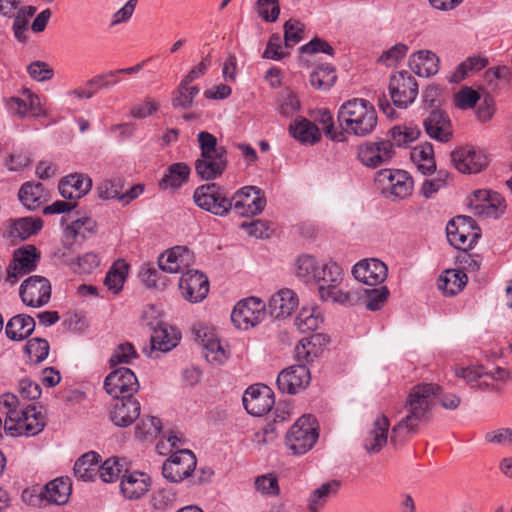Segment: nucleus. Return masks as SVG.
<instances>
[{
    "label": "nucleus",
    "mask_w": 512,
    "mask_h": 512,
    "mask_svg": "<svg viewBox=\"0 0 512 512\" xmlns=\"http://www.w3.org/2000/svg\"><path fill=\"white\" fill-rule=\"evenodd\" d=\"M440 392L441 387L436 383H420L410 389L404 403L406 414L391 430L392 444L402 442L406 435L417 433L421 424L429 422L434 400Z\"/></svg>",
    "instance_id": "nucleus-1"
},
{
    "label": "nucleus",
    "mask_w": 512,
    "mask_h": 512,
    "mask_svg": "<svg viewBox=\"0 0 512 512\" xmlns=\"http://www.w3.org/2000/svg\"><path fill=\"white\" fill-rule=\"evenodd\" d=\"M337 120L344 135L357 137L370 135L377 127L378 117L374 106L366 99L353 98L338 110Z\"/></svg>",
    "instance_id": "nucleus-2"
},
{
    "label": "nucleus",
    "mask_w": 512,
    "mask_h": 512,
    "mask_svg": "<svg viewBox=\"0 0 512 512\" xmlns=\"http://www.w3.org/2000/svg\"><path fill=\"white\" fill-rule=\"evenodd\" d=\"M231 197L216 183L203 184L193 193L194 203L202 210L224 217L231 211Z\"/></svg>",
    "instance_id": "nucleus-3"
},
{
    "label": "nucleus",
    "mask_w": 512,
    "mask_h": 512,
    "mask_svg": "<svg viewBox=\"0 0 512 512\" xmlns=\"http://www.w3.org/2000/svg\"><path fill=\"white\" fill-rule=\"evenodd\" d=\"M318 436L316 419L311 415H303L287 432L286 445L294 455H301L314 446Z\"/></svg>",
    "instance_id": "nucleus-4"
},
{
    "label": "nucleus",
    "mask_w": 512,
    "mask_h": 512,
    "mask_svg": "<svg viewBox=\"0 0 512 512\" xmlns=\"http://www.w3.org/2000/svg\"><path fill=\"white\" fill-rule=\"evenodd\" d=\"M9 422L6 429L12 436H35L46 426V417L40 408L28 405L20 412H10Z\"/></svg>",
    "instance_id": "nucleus-5"
},
{
    "label": "nucleus",
    "mask_w": 512,
    "mask_h": 512,
    "mask_svg": "<svg viewBox=\"0 0 512 512\" xmlns=\"http://www.w3.org/2000/svg\"><path fill=\"white\" fill-rule=\"evenodd\" d=\"M448 242L455 248L467 250L473 247L481 236V230L473 218L457 216L446 226Z\"/></svg>",
    "instance_id": "nucleus-6"
},
{
    "label": "nucleus",
    "mask_w": 512,
    "mask_h": 512,
    "mask_svg": "<svg viewBox=\"0 0 512 512\" xmlns=\"http://www.w3.org/2000/svg\"><path fill=\"white\" fill-rule=\"evenodd\" d=\"M389 93L394 106L405 109L418 95L416 79L407 71H399L390 76Z\"/></svg>",
    "instance_id": "nucleus-7"
},
{
    "label": "nucleus",
    "mask_w": 512,
    "mask_h": 512,
    "mask_svg": "<svg viewBox=\"0 0 512 512\" xmlns=\"http://www.w3.org/2000/svg\"><path fill=\"white\" fill-rule=\"evenodd\" d=\"M375 181L381 185L383 194L405 199L413 191V179L404 170L383 169L377 172Z\"/></svg>",
    "instance_id": "nucleus-8"
},
{
    "label": "nucleus",
    "mask_w": 512,
    "mask_h": 512,
    "mask_svg": "<svg viewBox=\"0 0 512 512\" xmlns=\"http://www.w3.org/2000/svg\"><path fill=\"white\" fill-rule=\"evenodd\" d=\"M39 260L40 253L33 245L16 249L6 269V282L11 285L15 284L21 277L34 271Z\"/></svg>",
    "instance_id": "nucleus-9"
},
{
    "label": "nucleus",
    "mask_w": 512,
    "mask_h": 512,
    "mask_svg": "<svg viewBox=\"0 0 512 512\" xmlns=\"http://www.w3.org/2000/svg\"><path fill=\"white\" fill-rule=\"evenodd\" d=\"M104 389L115 399L131 398L139 389V382L134 372L126 367L114 369L104 381Z\"/></svg>",
    "instance_id": "nucleus-10"
},
{
    "label": "nucleus",
    "mask_w": 512,
    "mask_h": 512,
    "mask_svg": "<svg viewBox=\"0 0 512 512\" xmlns=\"http://www.w3.org/2000/svg\"><path fill=\"white\" fill-rule=\"evenodd\" d=\"M266 316L265 303L256 297H249L237 303L231 313L233 324L239 329L258 325Z\"/></svg>",
    "instance_id": "nucleus-11"
},
{
    "label": "nucleus",
    "mask_w": 512,
    "mask_h": 512,
    "mask_svg": "<svg viewBox=\"0 0 512 512\" xmlns=\"http://www.w3.org/2000/svg\"><path fill=\"white\" fill-rule=\"evenodd\" d=\"M231 210L242 217L254 216L263 211L266 199L261 189L245 186L239 189L230 199Z\"/></svg>",
    "instance_id": "nucleus-12"
},
{
    "label": "nucleus",
    "mask_w": 512,
    "mask_h": 512,
    "mask_svg": "<svg viewBox=\"0 0 512 512\" xmlns=\"http://www.w3.org/2000/svg\"><path fill=\"white\" fill-rule=\"evenodd\" d=\"M196 463V457L190 450H178L163 463L162 475L169 482H181L195 470Z\"/></svg>",
    "instance_id": "nucleus-13"
},
{
    "label": "nucleus",
    "mask_w": 512,
    "mask_h": 512,
    "mask_svg": "<svg viewBox=\"0 0 512 512\" xmlns=\"http://www.w3.org/2000/svg\"><path fill=\"white\" fill-rule=\"evenodd\" d=\"M454 167L464 174H476L488 165L486 153L473 146H462L451 152Z\"/></svg>",
    "instance_id": "nucleus-14"
},
{
    "label": "nucleus",
    "mask_w": 512,
    "mask_h": 512,
    "mask_svg": "<svg viewBox=\"0 0 512 512\" xmlns=\"http://www.w3.org/2000/svg\"><path fill=\"white\" fill-rule=\"evenodd\" d=\"M193 333L198 344L202 347L204 358L212 364H223L228 356L225 348L222 346L214 329L204 325H197L193 328Z\"/></svg>",
    "instance_id": "nucleus-15"
},
{
    "label": "nucleus",
    "mask_w": 512,
    "mask_h": 512,
    "mask_svg": "<svg viewBox=\"0 0 512 512\" xmlns=\"http://www.w3.org/2000/svg\"><path fill=\"white\" fill-rule=\"evenodd\" d=\"M19 294L27 306L41 307L50 300L51 285L45 277L31 276L21 284Z\"/></svg>",
    "instance_id": "nucleus-16"
},
{
    "label": "nucleus",
    "mask_w": 512,
    "mask_h": 512,
    "mask_svg": "<svg viewBox=\"0 0 512 512\" xmlns=\"http://www.w3.org/2000/svg\"><path fill=\"white\" fill-rule=\"evenodd\" d=\"M470 206L474 215L497 219L506 210L505 200L497 192L489 190H477L473 194Z\"/></svg>",
    "instance_id": "nucleus-17"
},
{
    "label": "nucleus",
    "mask_w": 512,
    "mask_h": 512,
    "mask_svg": "<svg viewBox=\"0 0 512 512\" xmlns=\"http://www.w3.org/2000/svg\"><path fill=\"white\" fill-rule=\"evenodd\" d=\"M310 371L304 364L292 365L283 369L276 380L278 389L290 395L304 390L310 383Z\"/></svg>",
    "instance_id": "nucleus-18"
},
{
    "label": "nucleus",
    "mask_w": 512,
    "mask_h": 512,
    "mask_svg": "<svg viewBox=\"0 0 512 512\" xmlns=\"http://www.w3.org/2000/svg\"><path fill=\"white\" fill-rule=\"evenodd\" d=\"M242 401L249 414L260 417L271 410L274 405V395L269 387L255 385L245 391Z\"/></svg>",
    "instance_id": "nucleus-19"
},
{
    "label": "nucleus",
    "mask_w": 512,
    "mask_h": 512,
    "mask_svg": "<svg viewBox=\"0 0 512 512\" xmlns=\"http://www.w3.org/2000/svg\"><path fill=\"white\" fill-rule=\"evenodd\" d=\"M426 134L441 143L449 142L453 137V126L448 114L439 109H431L423 119Z\"/></svg>",
    "instance_id": "nucleus-20"
},
{
    "label": "nucleus",
    "mask_w": 512,
    "mask_h": 512,
    "mask_svg": "<svg viewBox=\"0 0 512 512\" xmlns=\"http://www.w3.org/2000/svg\"><path fill=\"white\" fill-rule=\"evenodd\" d=\"M179 288L186 300L198 303L206 298L209 292V281L202 272L189 270L181 276Z\"/></svg>",
    "instance_id": "nucleus-21"
},
{
    "label": "nucleus",
    "mask_w": 512,
    "mask_h": 512,
    "mask_svg": "<svg viewBox=\"0 0 512 512\" xmlns=\"http://www.w3.org/2000/svg\"><path fill=\"white\" fill-rule=\"evenodd\" d=\"M352 274L359 282L377 286L387 278L388 269L385 263L378 259H363L354 265Z\"/></svg>",
    "instance_id": "nucleus-22"
},
{
    "label": "nucleus",
    "mask_w": 512,
    "mask_h": 512,
    "mask_svg": "<svg viewBox=\"0 0 512 512\" xmlns=\"http://www.w3.org/2000/svg\"><path fill=\"white\" fill-rule=\"evenodd\" d=\"M394 155L390 140L366 143L358 149V158L367 167L376 168L388 162Z\"/></svg>",
    "instance_id": "nucleus-23"
},
{
    "label": "nucleus",
    "mask_w": 512,
    "mask_h": 512,
    "mask_svg": "<svg viewBox=\"0 0 512 512\" xmlns=\"http://www.w3.org/2000/svg\"><path fill=\"white\" fill-rule=\"evenodd\" d=\"M116 400L110 411V420L118 427H128L139 417L141 405L134 397Z\"/></svg>",
    "instance_id": "nucleus-24"
},
{
    "label": "nucleus",
    "mask_w": 512,
    "mask_h": 512,
    "mask_svg": "<svg viewBox=\"0 0 512 512\" xmlns=\"http://www.w3.org/2000/svg\"><path fill=\"white\" fill-rule=\"evenodd\" d=\"M227 165V154L201 155L195 161V171L202 180L210 181L220 177Z\"/></svg>",
    "instance_id": "nucleus-25"
},
{
    "label": "nucleus",
    "mask_w": 512,
    "mask_h": 512,
    "mask_svg": "<svg viewBox=\"0 0 512 512\" xmlns=\"http://www.w3.org/2000/svg\"><path fill=\"white\" fill-rule=\"evenodd\" d=\"M95 227V222L89 217L73 220L63 232L62 243L64 248L68 252H74L78 239L81 238L80 245L88 235L95 233Z\"/></svg>",
    "instance_id": "nucleus-26"
},
{
    "label": "nucleus",
    "mask_w": 512,
    "mask_h": 512,
    "mask_svg": "<svg viewBox=\"0 0 512 512\" xmlns=\"http://www.w3.org/2000/svg\"><path fill=\"white\" fill-rule=\"evenodd\" d=\"M389 427V419L384 414L375 419L364 439V448L368 453H378L386 445Z\"/></svg>",
    "instance_id": "nucleus-27"
},
{
    "label": "nucleus",
    "mask_w": 512,
    "mask_h": 512,
    "mask_svg": "<svg viewBox=\"0 0 512 512\" xmlns=\"http://www.w3.org/2000/svg\"><path fill=\"white\" fill-rule=\"evenodd\" d=\"M191 252L187 247L176 246L158 258L159 268L167 273H177L182 267H187L191 260Z\"/></svg>",
    "instance_id": "nucleus-28"
},
{
    "label": "nucleus",
    "mask_w": 512,
    "mask_h": 512,
    "mask_svg": "<svg viewBox=\"0 0 512 512\" xmlns=\"http://www.w3.org/2000/svg\"><path fill=\"white\" fill-rule=\"evenodd\" d=\"M92 187V180L88 176L72 174L59 183V192L65 199H79L86 195Z\"/></svg>",
    "instance_id": "nucleus-29"
},
{
    "label": "nucleus",
    "mask_w": 512,
    "mask_h": 512,
    "mask_svg": "<svg viewBox=\"0 0 512 512\" xmlns=\"http://www.w3.org/2000/svg\"><path fill=\"white\" fill-rule=\"evenodd\" d=\"M297 306L296 294L290 289L280 290L269 301L270 314L276 319L288 317Z\"/></svg>",
    "instance_id": "nucleus-30"
},
{
    "label": "nucleus",
    "mask_w": 512,
    "mask_h": 512,
    "mask_svg": "<svg viewBox=\"0 0 512 512\" xmlns=\"http://www.w3.org/2000/svg\"><path fill=\"white\" fill-rule=\"evenodd\" d=\"M72 493V482L69 477H58L44 486L46 502L54 505H65Z\"/></svg>",
    "instance_id": "nucleus-31"
},
{
    "label": "nucleus",
    "mask_w": 512,
    "mask_h": 512,
    "mask_svg": "<svg viewBox=\"0 0 512 512\" xmlns=\"http://www.w3.org/2000/svg\"><path fill=\"white\" fill-rule=\"evenodd\" d=\"M409 67L421 77H430L439 70V58L431 51L421 50L410 56Z\"/></svg>",
    "instance_id": "nucleus-32"
},
{
    "label": "nucleus",
    "mask_w": 512,
    "mask_h": 512,
    "mask_svg": "<svg viewBox=\"0 0 512 512\" xmlns=\"http://www.w3.org/2000/svg\"><path fill=\"white\" fill-rule=\"evenodd\" d=\"M35 329L33 317L19 314L12 317L5 327V333L10 340L21 341L29 337Z\"/></svg>",
    "instance_id": "nucleus-33"
},
{
    "label": "nucleus",
    "mask_w": 512,
    "mask_h": 512,
    "mask_svg": "<svg viewBox=\"0 0 512 512\" xmlns=\"http://www.w3.org/2000/svg\"><path fill=\"white\" fill-rule=\"evenodd\" d=\"M179 340V334L172 327L166 324H159L154 328L151 335V349L165 353L176 347Z\"/></svg>",
    "instance_id": "nucleus-34"
},
{
    "label": "nucleus",
    "mask_w": 512,
    "mask_h": 512,
    "mask_svg": "<svg viewBox=\"0 0 512 512\" xmlns=\"http://www.w3.org/2000/svg\"><path fill=\"white\" fill-rule=\"evenodd\" d=\"M149 483L145 474L133 472L123 476L120 489L127 499H139L148 491Z\"/></svg>",
    "instance_id": "nucleus-35"
},
{
    "label": "nucleus",
    "mask_w": 512,
    "mask_h": 512,
    "mask_svg": "<svg viewBox=\"0 0 512 512\" xmlns=\"http://www.w3.org/2000/svg\"><path fill=\"white\" fill-rule=\"evenodd\" d=\"M189 175L190 168L187 164L182 162L171 164L159 181V188L161 190H176L188 181Z\"/></svg>",
    "instance_id": "nucleus-36"
},
{
    "label": "nucleus",
    "mask_w": 512,
    "mask_h": 512,
    "mask_svg": "<svg viewBox=\"0 0 512 512\" xmlns=\"http://www.w3.org/2000/svg\"><path fill=\"white\" fill-rule=\"evenodd\" d=\"M290 134L301 143L314 144L321 138L316 124L306 118L298 117L290 124Z\"/></svg>",
    "instance_id": "nucleus-37"
},
{
    "label": "nucleus",
    "mask_w": 512,
    "mask_h": 512,
    "mask_svg": "<svg viewBox=\"0 0 512 512\" xmlns=\"http://www.w3.org/2000/svg\"><path fill=\"white\" fill-rule=\"evenodd\" d=\"M18 198L26 208L35 210L46 201L47 193L41 183L26 182L21 186Z\"/></svg>",
    "instance_id": "nucleus-38"
},
{
    "label": "nucleus",
    "mask_w": 512,
    "mask_h": 512,
    "mask_svg": "<svg viewBox=\"0 0 512 512\" xmlns=\"http://www.w3.org/2000/svg\"><path fill=\"white\" fill-rule=\"evenodd\" d=\"M411 159L423 175H429L436 170L433 145L425 142L411 151Z\"/></svg>",
    "instance_id": "nucleus-39"
},
{
    "label": "nucleus",
    "mask_w": 512,
    "mask_h": 512,
    "mask_svg": "<svg viewBox=\"0 0 512 512\" xmlns=\"http://www.w3.org/2000/svg\"><path fill=\"white\" fill-rule=\"evenodd\" d=\"M43 221L39 217H23L12 220L9 227V235L21 240L28 239L41 230Z\"/></svg>",
    "instance_id": "nucleus-40"
},
{
    "label": "nucleus",
    "mask_w": 512,
    "mask_h": 512,
    "mask_svg": "<svg viewBox=\"0 0 512 512\" xmlns=\"http://www.w3.org/2000/svg\"><path fill=\"white\" fill-rule=\"evenodd\" d=\"M200 93L197 85H192L181 80L177 88L172 92L171 104L175 109H189L194 104V99Z\"/></svg>",
    "instance_id": "nucleus-41"
},
{
    "label": "nucleus",
    "mask_w": 512,
    "mask_h": 512,
    "mask_svg": "<svg viewBox=\"0 0 512 512\" xmlns=\"http://www.w3.org/2000/svg\"><path fill=\"white\" fill-rule=\"evenodd\" d=\"M467 275L461 270H446L438 280V288L447 296L459 293L467 283Z\"/></svg>",
    "instance_id": "nucleus-42"
},
{
    "label": "nucleus",
    "mask_w": 512,
    "mask_h": 512,
    "mask_svg": "<svg viewBox=\"0 0 512 512\" xmlns=\"http://www.w3.org/2000/svg\"><path fill=\"white\" fill-rule=\"evenodd\" d=\"M100 455L94 451L83 454L74 464L75 476L83 481H91L97 473Z\"/></svg>",
    "instance_id": "nucleus-43"
},
{
    "label": "nucleus",
    "mask_w": 512,
    "mask_h": 512,
    "mask_svg": "<svg viewBox=\"0 0 512 512\" xmlns=\"http://www.w3.org/2000/svg\"><path fill=\"white\" fill-rule=\"evenodd\" d=\"M339 487V481L331 480L314 490L308 499L309 512H319L327 503L329 497L337 493Z\"/></svg>",
    "instance_id": "nucleus-44"
},
{
    "label": "nucleus",
    "mask_w": 512,
    "mask_h": 512,
    "mask_svg": "<svg viewBox=\"0 0 512 512\" xmlns=\"http://www.w3.org/2000/svg\"><path fill=\"white\" fill-rule=\"evenodd\" d=\"M324 339L322 334L312 335L310 338H303L300 340L295 348L296 358L299 364L306 365L313 361L318 355L317 345L320 344V340Z\"/></svg>",
    "instance_id": "nucleus-45"
},
{
    "label": "nucleus",
    "mask_w": 512,
    "mask_h": 512,
    "mask_svg": "<svg viewBox=\"0 0 512 512\" xmlns=\"http://www.w3.org/2000/svg\"><path fill=\"white\" fill-rule=\"evenodd\" d=\"M321 264L311 255H301L296 260V275L305 282H316Z\"/></svg>",
    "instance_id": "nucleus-46"
},
{
    "label": "nucleus",
    "mask_w": 512,
    "mask_h": 512,
    "mask_svg": "<svg viewBox=\"0 0 512 512\" xmlns=\"http://www.w3.org/2000/svg\"><path fill=\"white\" fill-rule=\"evenodd\" d=\"M128 269L129 265L122 259L113 263L104 280L109 290H112L114 293H118L122 290Z\"/></svg>",
    "instance_id": "nucleus-47"
},
{
    "label": "nucleus",
    "mask_w": 512,
    "mask_h": 512,
    "mask_svg": "<svg viewBox=\"0 0 512 512\" xmlns=\"http://www.w3.org/2000/svg\"><path fill=\"white\" fill-rule=\"evenodd\" d=\"M421 131L417 126L399 125L390 129L391 141L393 146L407 147L420 136Z\"/></svg>",
    "instance_id": "nucleus-48"
},
{
    "label": "nucleus",
    "mask_w": 512,
    "mask_h": 512,
    "mask_svg": "<svg viewBox=\"0 0 512 512\" xmlns=\"http://www.w3.org/2000/svg\"><path fill=\"white\" fill-rule=\"evenodd\" d=\"M336 80L334 68L329 64L320 65L310 74L311 85L319 90L329 89Z\"/></svg>",
    "instance_id": "nucleus-49"
},
{
    "label": "nucleus",
    "mask_w": 512,
    "mask_h": 512,
    "mask_svg": "<svg viewBox=\"0 0 512 512\" xmlns=\"http://www.w3.org/2000/svg\"><path fill=\"white\" fill-rule=\"evenodd\" d=\"M319 295L324 301H331L333 303H346L350 300V294L343 287L342 283H333V284H320Z\"/></svg>",
    "instance_id": "nucleus-50"
},
{
    "label": "nucleus",
    "mask_w": 512,
    "mask_h": 512,
    "mask_svg": "<svg viewBox=\"0 0 512 512\" xmlns=\"http://www.w3.org/2000/svg\"><path fill=\"white\" fill-rule=\"evenodd\" d=\"M124 188V181L119 177L105 179L97 185V194L103 200L118 199Z\"/></svg>",
    "instance_id": "nucleus-51"
},
{
    "label": "nucleus",
    "mask_w": 512,
    "mask_h": 512,
    "mask_svg": "<svg viewBox=\"0 0 512 512\" xmlns=\"http://www.w3.org/2000/svg\"><path fill=\"white\" fill-rule=\"evenodd\" d=\"M49 343L43 338H32L25 345V352L32 363L39 364L44 361L49 353Z\"/></svg>",
    "instance_id": "nucleus-52"
},
{
    "label": "nucleus",
    "mask_w": 512,
    "mask_h": 512,
    "mask_svg": "<svg viewBox=\"0 0 512 512\" xmlns=\"http://www.w3.org/2000/svg\"><path fill=\"white\" fill-rule=\"evenodd\" d=\"M161 431V421L157 417H143L135 428V436L140 440L155 438Z\"/></svg>",
    "instance_id": "nucleus-53"
},
{
    "label": "nucleus",
    "mask_w": 512,
    "mask_h": 512,
    "mask_svg": "<svg viewBox=\"0 0 512 512\" xmlns=\"http://www.w3.org/2000/svg\"><path fill=\"white\" fill-rule=\"evenodd\" d=\"M318 277L316 282L320 284H333L343 282V271L341 267L335 262H328L321 264L320 271L317 272Z\"/></svg>",
    "instance_id": "nucleus-54"
},
{
    "label": "nucleus",
    "mask_w": 512,
    "mask_h": 512,
    "mask_svg": "<svg viewBox=\"0 0 512 512\" xmlns=\"http://www.w3.org/2000/svg\"><path fill=\"white\" fill-rule=\"evenodd\" d=\"M322 319L312 309H302L295 318V325L303 333L318 329Z\"/></svg>",
    "instance_id": "nucleus-55"
},
{
    "label": "nucleus",
    "mask_w": 512,
    "mask_h": 512,
    "mask_svg": "<svg viewBox=\"0 0 512 512\" xmlns=\"http://www.w3.org/2000/svg\"><path fill=\"white\" fill-rule=\"evenodd\" d=\"M304 24L296 19H289L284 24V43L286 47H292L303 39Z\"/></svg>",
    "instance_id": "nucleus-56"
},
{
    "label": "nucleus",
    "mask_w": 512,
    "mask_h": 512,
    "mask_svg": "<svg viewBox=\"0 0 512 512\" xmlns=\"http://www.w3.org/2000/svg\"><path fill=\"white\" fill-rule=\"evenodd\" d=\"M122 470L123 465L120 464L119 459L116 457L108 458L99 468H97L100 478L106 483H110L118 479Z\"/></svg>",
    "instance_id": "nucleus-57"
},
{
    "label": "nucleus",
    "mask_w": 512,
    "mask_h": 512,
    "mask_svg": "<svg viewBox=\"0 0 512 512\" xmlns=\"http://www.w3.org/2000/svg\"><path fill=\"white\" fill-rule=\"evenodd\" d=\"M198 142L201 150V155L208 154H227L224 146H218L217 138L206 131H201L198 134Z\"/></svg>",
    "instance_id": "nucleus-58"
},
{
    "label": "nucleus",
    "mask_w": 512,
    "mask_h": 512,
    "mask_svg": "<svg viewBox=\"0 0 512 512\" xmlns=\"http://www.w3.org/2000/svg\"><path fill=\"white\" fill-rule=\"evenodd\" d=\"M364 293L367 297L366 308L371 311L379 310L389 296V290L386 286L365 289Z\"/></svg>",
    "instance_id": "nucleus-59"
},
{
    "label": "nucleus",
    "mask_w": 512,
    "mask_h": 512,
    "mask_svg": "<svg viewBox=\"0 0 512 512\" xmlns=\"http://www.w3.org/2000/svg\"><path fill=\"white\" fill-rule=\"evenodd\" d=\"M137 356L134 346L131 343L126 342L115 348L109 363L112 367L118 364H128L131 359L136 358Z\"/></svg>",
    "instance_id": "nucleus-60"
},
{
    "label": "nucleus",
    "mask_w": 512,
    "mask_h": 512,
    "mask_svg": "<svg viewBox=\"0 0 512 512\" xmlns=\"http://www.w3.org/2000/svg\"><path fill=\"white\" fill-rule=\"evenodd\" d=\"M480 100V94L471 87H463L455 94V105L462 110L473 108Z\"/></svg>",
    "instance_id": "nucleus-61"
},
{
    "label": "nucleus",
    "mask_w": 512,
    "mask_h": 512,
    "mask_svg": "<svg viewBox=\"0 0 512 512\" xmlns=\"http://www.w3.org/2000/svg\"><path fill=\"white\" fill-rule=\"evenodd\" d=\"M257 12L266 22H275L280 13L278 0H257Z\"/></svg>",
    "instance_id": "nucleus-62"
},
{
    "label": "nucleus",
    "mask_w": 512,
    "mask_h": 512,
    "mask_svg": "<svg viewBox=\"0 0 512 512\" xmlns=\"http://www.w3.org/2000/svg\"><path fill=\"white\" fill-rule=\"evenodd\" d=\"M319 122L322 126V129L326 136H328L331 140L337 142L345 141L346 137L344 135L343 130L336 131L334 129L333 116L330 111L324 110L320 113Z\"/></svg>",
    "instance_id": "nucleus-63"
},
{
    "label": "nucleus",
    "mask_w": 512,
    "mask_h": 512,
    "mask_svg": "<svg viewBox=\"0 0 512 512\" xmlns=\"http://www.w3.org/2000/svg\"><path fill=\"white\" fill-rule=\"evenodd\" d=\"M255 487L259 492L267 495L277 496L280 492L278 480L272 474L257 477Z\"/></svg>",
    "instance_id": "nucleus-64"
}]
</instances>
